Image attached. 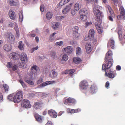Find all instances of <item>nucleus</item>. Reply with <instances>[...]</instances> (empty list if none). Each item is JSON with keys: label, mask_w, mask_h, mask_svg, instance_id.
Masks as SVG:
<instances>
[{"label": "nucleus", "mask_w": 125, "mask_h": 125, "mask_svg": "<svg viewBox=\"0 0 125 125\" xmlns=\"http://www.w3.org/2000/svg\"><path fill=\"white\" fill-rule=\"evenodd\" d=\"M112 52L109 51L106 54L105 60L106 61L109 58L107 63L106 62L105 64H103L102 65V70L105 71V76L109 77L111 78H113L115 76L113 74V72L110 68L113 65V61L112 59Z\"/></svg>", "instance_id": "nucleus-1"}, {"label": "nucleus", "mask_w": 125, "mask_h": 125, "mask_svg": "<svg viewBox=\"0 0 125 125\" xmlns=\"http://www.w3.org/2000/svg\"><path fill=\"white\" fill-rule=\"evenodd\" d=\"M99 7L98 6H95L94 7L93 12L96 16V20L97 21L95 23V27L98 32L101 33L102 32V30L101 25V18L103 16L102 12L99 10Z\"/></svg>", "instance_id": "nucleus-2"}, {"label": "nucleus", "mask_w": 125, "mask_h": 125, "mask_svg": "<svg viewBox=\"0 0 125 125\" xmlns=\"http://www.w3.org/2000/svg\"><path fill=\"white\" fill-rule=\"evenodd\" d=\"M23 96L22 91H19L13 97V101L15 103H19L22 100Z\"/></svg>", "instance_id": "nucleus-3"}, {"label": "nucleus", "mask_w": 125, "mask_h": 125, "mask_svg": "<svg viewBox=\"0 0 125 125\" xmlns=\"http://www.w3.org/2000/svg\"><path fill=\"white\" fill-rule=\"evenodd\" d=\"M34 75L30 73L25 78V82L29 84L33 85L34 84Z\"/></svg>", "instance_id": "nucleus-4"}, {"label": "nucleus", "mask_w": 125, "mask_h": 125, "mask_svg": "<svg viewBox=\"0 0 125 125\" xmlns=\"http://www.w3.org/2000/svg\"><path fill=\"white\" fill-rule=\"evenodd\" d=\"M89 86L88 82L86 80H83L81 81L79 83V89L82 91H85L88 88Z\"/></svg>", "instance_id": "nucleus-5"}, {"label": "nucleus", "mask_w": 125, "mask_h": 125, "mask_svg": "<svg viewBox=\"0 0 125 125\" xmlns=\"http://www.w3.org/2000/svg\"><path fill=\"white\" fill-rule=\"evenodd\" d=\"M21 106L24 108H29L31 107L30 101L25 99L22 101L21 102Z\"/></svg>", "instance_id": "nucleus-6"}, {"label": "nucleus", "mask_w": 125, "mask_h": 125, "mask_svg": "<svg viewBox=\"0 0 125 125\" xmlns=\"http://www.w3.org/2000/svg\"><path fill=\"white\" fill-rule=\"evenodd\" d=\"M120 15L117 16L118 19H122L123 20H125V11L124 8L123 7H121L120 8Z\"/></svg>", "instance_id": "nucleus-7"}, {"label": "nucleus", "mask_w": 125, "mask_h": 125, "mask_svg": "<svg viewBox=\"0 0 125 125\" xmlns=\"http://www.w3.org/2000/svg\"><path fill=\"white\" fill-rule=\"evenodd\" d=\"M73 48L72 47L68 46L67 47L63 48L62 49V51L64 53H66L67 54H70L73 51Z\"/></svg>", "instance_id": "nucleus-8"}, {"label": "nucleus", "mask_w": 125, "mask_h": 125, "mask_svg": "<svg viewBox=\"0 0 125 125\" xmlns=\"http://www.w3.org/2000/svg\"><path fill=\"white\" fill-rule=\"evenodd\" d=\"M5 37L10 42H13L14 40V36L10 32L6 33L5 35Z\"/></svg>", "instance_id": "nucleus-9"}, {"label": "nucleus", "mask_w": 125, "mask_h": 125, "mask_svg": "<svg viewBox=\"0 0 125 125\" xmlns=\"http://www.w3.org/2000/svg\"><path fill=\"white\" fill-rule=\"evenodd\" d=\"M55 82V81H46L42 83L40 85L38 86L37 88H42L47 85L50 84H52Z\"/></svg>", "instance_id": "nucleus-10"}, {"label": "nucleus", "mask_w": 125, "mask_h": 125, "mask_svg": "<svg viewBox=\"0 0 125 125\" xmlns=\"http://www.w3.org/2000/svg\"><path fill=\"white\" fill-rule=\"evenodd\" d=\"M72 3H70L68 5L66 6V7L62 11L63 14H65L69 12L72 7Z\"/></svg>", "instance_id": "nucleus-11"}, {"label": "nucleus", "mask_w": 125, "mask_h": 125, "mask_svg": "<svg viewBox=\"0 0 125 125\" xmlns=\"http://www.w3.org/2000/svg\"><path fill=\"white\" fill-rule=\"evenodd\" d=\"M31 73L32 74L34 75L35 73H38L39 70V68L36 65H34L32 66L31 68Z\"/></svg>", "instance_id": "nucleus-12"}, {"label": "nucleus", "mask_w": 125, "mask_h": 125, "mask_svg": "<svg viewBox=\"0 0 125 125\" xmlns=\"http://www.w3.org/2000/svg\"><path fill=\"white\" fill-rule=\"evenodd\" d=\"M76 101L74 99L69 98L66 99L65 100L64 103L66 105H69L70 103H74Z\"/></svg>", "instance_id": "nucleus-13"}, {"label": "nucleus", "mask_w": 125, "mask_h": 125, "mask_svg": "<svg viewBox=\"0 0 125 125\" xmlns=\"http://www.w3.org/2000/svg\"><path fill=\"white\" fill-rule=\"evenodd\" d=\"M94 30L93 29H91L89 31L88 38L87 39H86V38L87 37V36H85V40H87L88 39H91L93 38L94 35Z\"/></svg>", "instance_id": "nucleus-14"}, {"label": "nucleus", "mask_w": 125, "mask_h": 125, "mask_svg": "<svg viewBox=\"0 0 125 125\" xmlns=\"http://www.w3.org/2000/svg\"><path fill=\"white\" fill-rule=\"evenodd\" d=\"M48 113L51 117L53 118H56L57 116V113L53 110H49L48 111Z\"/></svg>", "instance_id": "nucleus-15"}, {"label": "nucleus", "mask_w": 125, "mask_h": 125, "mask_svg": "<svg viewBox=\"0 0 125 125\" xmlns=\"http://www.w3.org/2000/svg\"><path fill=\"white\" fill-rule=\"evenodd\" d=\"M9 3L10 6H14L17 5L19 2L17 0H9Z\"/></svg>", "instance_id": "nucleus-16"}, {"label": "nucleus", "mask_w": 125, "mask_h": 125, "mask_svg": "<svg viewBox=\"0 0 125 125\" xmlns=\"http://www.w3.org/2000/svg\"><path fill=\"white\" fill-rule=\"evenodd\" d=\"M9 15L11 19H14L15 18L16 15L15 12L12 10H9Z\"/></svg>", "instance_id": "nucleus-17"}, {"label": "nucleus", "mask_w": 125, "mask_h": 125, "mask_svg": "<svg viewBox=\"0 0 125 125\" xmlns=\"http://www.w3.org/2000/svg\"><path fill=\"white\" fill-rule=\"evenodd\" d=\"M115 43L114 41L111 39L108 43L107 47H109L110 46L112 49H114L115 48Z\"/></svg>", "instance_id": "nucleus-18"}, {"label": "nucleus", "mask_w": 125, "mask_h": 125, "mask_svg": "<svg viewBox=\"0 0 125 125\" xmlns=\"http://www.w3.org/2000/svg\"><path fill=\"white\" fill-rule=\"evenodd\" d=\"M85 48L87 53H89L92 50L91 46L89 43H87L85 45Z\"/></svg>", "instance_id": "nucleus-19"}, {"label": "nucleus", "mask_w": 125, "mask_h": 125, "mask_svg": "<svg viewBox=\"0 0 125 125\" xmlns=\"http://www.w3.org/2000/svg\"><path fill=\"white\" fill-rule=\"evenodd\" d=\"M3 48L5 51L9 52L11 50V47L10 44H7L4 45Z\"/></svg>", "instance_id": "nucleus-20"}, {"label": "nucleus", "mask_w": 125, "mask_h": 125, "mask_svg": "<svg viewBox=\"0 0 125 125\" xmlns=\"http://www.w3.org/2000/svg\"><path fill=\"white\" fill-rule=\"evenodd\" d=\"M20 58L21 60L22 61L27 62V55L24 53H21Z\"/></svg>", "instance_id": "nucleus-21"}, {"label": "nucleus", "mask_w": 125, "mask_h": 125, "mask_svg": "<svg viewBox=\"0 0 125 125\" xmlns=\"http://www.w3.org/2000/svg\"><path fill=\"white\" fill-rule=\"evenodd\" d=\"M14 29L16 31V37L18 38L19 36V30L17 24L16 23H14Z\"/></svg>", "instance_id": "nucleus-22"}, {"label": "nucleus", "mask_w": 125, "mask_h": 125, "mask_svg": "<svg viewBox=\"0 0 125 125\" xmlns=\"http://www.w3.org/2000/svg\"><path fill=\"white\" fill-rule=\"evenodd\" d=\"M19 56L18 54L15 52H12L10 55V57L11 58L13 59H16Z\"/></svg>", "instance_id": "nucleus-23"}, {"label": "nucleus", "mask_w": 125, "mask_h": 125, "mask_svg": "<svg viewBox=\"0 0 125 125\" xmlns=\"http://www.w3.org/2000/svg\"><path fill=\"white\" fill-rule=\"evenodd\" d=\"M74 30L73 32V33L75 35V36L76 38H77L76 39H77L78 38L79 36V34L78 33L79 28L78 26H75L74 27Z\"/></svg>", "instance_id": "nucleus-24"}, {"label": "nucleus", "mask_w": 125, "mask_h": 125, "mask_svg": "<svg viewBox=\"0 0 125 125\" xmlns=\"http://www.w3.org/2000/svg\"><path fill=\"white\" fill-rule=\"evenodd\" d=\"M34 108L36 110L39 109L42 107V104L39 102L36 103L34 105Z\"/></svg>", "instance_id": "nucleus-25"}, {"label": "nucleus", "mask_w": 125, "mask_h": 125, "mask_svg": "<svg viewBox=\"0 0 125 125\" xmlns=\"http://www.w3.org/2000/svg\"><path fill=\"white\" fill-rule=\"evenodd\" d=\"M88 11L85 9H83L80 10L79 13L81 15H85L88 13Z\"/></svg>", "instance_id": "nucleus-26"}, {"label": "nucleus", "mask_w": 125, "mask_h": 125, "mask_svg": "<svg viewBox=\"0 0 125 125\" xmlns=\"http://www.w3.org/2000/svg\"><path fill=\"white\" fill-rule=\"evenodd\" d=\"M35 117L37 121L40 122H41L42 121V117L38 114H35Z\"/></svg>", "instance_id": "nucleus-27"}, {"label": "nucleus", "mask_w": 125, "mask_h": 125, "mask_svg": "<svg viewBox=\"0 0 125 125\" xmlns=\"http://www.w3.org/2000/svg\"><path fill=\"white\" fill-rule=\"evenodd\" d=\"M73 62L77 64L79 63L81 61L80 58L79 57H74L73 59Z\"/></svg>", "instance_id": "nucleus-28"}, {"label": "nucleus", "mask_w": 125, "mask_h": 125, "mask_svg": "<svg viewBox=\"0 0 125 125\" xmlns=\"http://www.w3.org/2000/svg\"><path fill=\"white\" fill-rule=\"evenodd\" d=\"M106 7L107 8V10L108 11H109V13H110L111 15L112 16H113L114 15V13L113 11L112 10L110 6L109 5H107L106 6Z\"/></svg>", "instance_id": "nucleus-29"}, {"label": "nucleus", "mask_w": 125, "mask_h": 125, "mask_svg": "<svg viewBox=\"0 0 125 125\" xmlns=\"http://www.w3.org/2000/svg\"><path fill=\"white\" fill-rule=\"evenodd\" d=\"M81 48L79 47H77L76 49V53L77 56H79L82 53Z\"/></svg>", "instance_id": "nucleus-30"}, {"label": "nucleus", "mask_w": 125, "mask_h": 125, "mask_svg": "<svg viewBox=\"0 0 125 125\" xmlns=\"http://www.w3.org/2000/svg\"><path fill=\"white\" fill-rule=\"evenodd\" d=\"M68 57L67 55L66 54H64L62 55L61 58V60L65 62L67 61L68 59Z\"/></svg>", "instance_id": "nucleus-31"}, {"label": "nucleus", "mask_w": 125, "mask_h": 125, "mask_svg": "<svg viewBox=\"0 0 125 125\" xmlns=\"http://www.w3.org/2000/svg\"><path fill=\"white\" fill-rule=\"evenodd\" d=\"M19 43L18 47L21 50H23L24 49V44L22 43V42H19Z\"/></svg>", "instance_id": "nucleus-32"}, {"label": "nucleus", "mask_w": 125, "mask_h": 125, "mask_svg": "<svg viewBox=\"0 0 125 125\" xmlns=\"http://www.w3.org/2000/svg\"><path fill=\"white\" fill-rule=\"evenodd\" d=\"M60 25V23H54L52 25V27L54 29H56L59 27Z\"/></svg>", "instance_id": "nucleus-33"}, {"label": "nucleus", "mask_w": 125, "mask_h": 125, "mask_svg": "<svg viewBox=\"0 0 125 125\" xmlns=\"http://www.w3.org/2000/svg\"><path fill=\"white\" fill-rule=\"evenodd\" d=\"M74 72L75 70L73 69L68 70L65 71V74H71L73 73Z\"/></svg>", "instance_id": "nucleus-34"}, {"label": "nucleus", "mask_w": 125, "mask_h": 125, "mask_svg": "<svg viewBox=\"0 0 125 125\" xmlns=\"http://www.w3.org/2000/svg\"><path fill=\"white\" fill-rule=\"evenodd\" d=\"M19 21L20 22H22L23 21V15L22 11H20L19 13Z\"/></svg>", "instance_id": "nucleus-35"}, {"label": "nucleus", "mask_w": 125, "mask_h": 125, "mask_svg": "<svg viewBox=\"0 0 125 125\" xmlns=\"http://www.w3.org/2000/svg\"><path fill=\"white\" fill-rule=\"evenodd\" d=\"M81 6L79 4V3L77 2L75 5L74 8L76 11L78 10L81 8Z\"/></svg>", "instance_id": "nucleus-36"}, {"label": "nucleus", "mask_w": 125, "mask_h": 125, "mask_svg": "<svg viewBox=\"0 0 125 125\" xmlns=\"http://www.w3.org/2000/svg\"><path fill=\"white\" fill-rule=\"evenodd\" d=\"M52 14L50 12H48L46 14V17L47 19L50 20L52 17Z\"/></svg>", "instance_id": "nucleus-37"}, {"label": "nucleus", "mask_w": 125, "mask_h": 125, "mask_svg": "<svg viewBox=\"0 0 125 125\" xmlns=\"http://www.w3.org/2000/svg\"><path fill=\"white\" fill-rule=\"evenodd\" d=\"M56 34L55 32H54L50 35L49 37V40L51 42H52L54 39V36Z\"/></svg>", "instance_id": "nucleus-38"}, {"label": "nucleus", "mask_w": 125, "mask_h": 125, "mask_svg": "<svg viewBox=\"0 0 125 125\" xmlns=\"http://www.w3.org/2000/svg\"><path fill=\"white\" fill-rule=\"evenodd\" d=\"M66 17L64 15L62 16H59L56 17V19L58 21H62Z\"/></svg>", "instance_id": "nucleus-39"}, {"label": "nucleus", "mask_w": 125, "mask_h": 125, "mask_svg": "<svg viewBox=\"0 0 125 125\" xmlns=\"http://www.w3.org/2000/svg\"><path fill=\"white\" fill-rule=\"evenodd\" d=\"M3 87L5 92H8L9 88V86L6 84H4L3 85Z\"/></svg>", "instance_id": "nucleus-40"}, {"label": "nucleus", "mask_w": 125, "mask_h": 125, "mask_svg": "<svg viewBox=\"0 0 125 125\" xmlns=\"http://www.w3.org/2000/svg\"><path fill=\"white\" fill-rule=\"evenodd\" d=\"M94 1V4L93 6V9H94V7L95 6H98L99 7H98V9L99 10H100L99 9H100L101 8H102V7L101 6H99L98 5H96V4H98V2L99 0H93ZM94 11V10H93V11Z\"/></svg>", "instance_id": "nucleus-41"}, {"label": "nucleus", "mask_w": 125, "mask_h": 125, "mask_svg": "<svg viewBox=\"0 0 125 125\" xmlns=\"http://www.w3.org/2000/svg\"><path fill=\"white\" fill-rule=\"evenodd\" d=\"M65 0H62L59 3V4L57 5V6L58 7H60L61 6L64 4L66 3L65 2Z\"/></svg>", "instance_id": "nucleus-42"}, {"label": "nucleus", "mask_w": 125, "mask_h": 125, "mask_svg": "<svg viewBox=\"0 0 125 125\" xmlns=\"http://www.w3.org/2000/svg\"><path fill=\"white\" fill-rule=\"evenodd\" d=\"M80 18L81 20L83 21L86 20L87 19V17L85 15H81Z\"/></svg>", "instance_id": "nucleus-43"}, {"label": "nucleus", "mask_w": 125, "mask_h": 125, "mask_svg": "<svg viewBox=\"0 0 125 125\" xmlns=\"http://www.w3.org/2000/svg\"><path fill=\"white\" fill-rule=\"evenodd\" d=\"M67 112L68 113H70L71 114L75 113V110L72 109H67Z\"/></svg>", "instance_id": "nucleus-44"}, {"label": "nucleus", "mask_w": 125, "mask_h": 125, "mask_svg": "<svg viewBox=\"0 0 125 125\" xmlns=\"http://www.w3.org/2000/svg\"><path fill=\"white\" fill-rule=\"evenodd\" d=\"M52 73V75L53 77H55L57 76V73L54 70H52L51 71Z\"/></svg>", "instance_id": "nucleus-45"}, {"label": "nucleus", "mask_w": 125, "mask_h": 125, "mask_svg": "<svg viewBox=\"0 0 125 125\" xmlns=\"http://www.w3.org/2000/svg\"><path fill=\"white\" fill-rule=\"evenodd\" d=\"M20 82V83L22 85L23 88H24L25 89L27 87V86L26 84L24 83L23 81L21 80H20L19 81Z\"/></svg>", "instance_id": "nucleus-46"}, {"label": "nucleus", "mask_w": 125, "mask_h": 125, "mask_svg": "<svg viewBox=\"0 0 125 125\" xmlns=\"http://www.w3.org/2000/svg\"><path fill=\"white\" fill-rule=\"evenodd\" d=\"M7 98L8 100L9 101H12L13 100V94H11L9 95L8 97Z\"/></svg>", "instance_id": "nucleus-47"}, {"label": "nucleus", "mask_w": 125, "mask_h": 125, "mask_svg": "<svg viewBox=\"0 0 125 125\" xmlns=\"http://www.w3.org/2000/svg\"><path fill=\"white\" fill-rule=\"evenodd\" d=\"M43 82V79L42 78H40L37 81V84H39Z\"/></svg>", "instance_id": "nucleus-48"}, {"label": "nucleus", "mask_w": 125, "mask_h": 125, "mask_svg": "<svg viewBox=\"0 0 125 125\" xmlns=\"http://www.w3.org/2000/svg\"><path fill=\"white\" fill-rule=\"evenodd\" d=\"M63 42L62 41H61L59 42H56L55 43V45L56 46H61L62 45Z\"/></svg>", "instance_id": "nucleus-49"}, {"label": "nucleus", "mask_w": 125, "mask_h": 125, "mask_svg": "<svg viewBox=\"0 0 125 125\" xmlns=\"http://www.w3.org/2000/svg\"><path fill=\"white\" fill-rule=\"evenodd\" d=\"M91 89L92 92V93H95V90H96L95 89V87L94 85H92L91 87Z\"/></svg>", "instance_id": "nucleus-50"}, {"label": "nucleus", "mask_w": 125, "mask_h": 125, "mask_svg": "<svg viewBox=\"0 0 125 125\" xmlns=\"http://www.w3.org/2000/svg\"><path fill=\"white\" fill-rule=\"evenodd\" d=\"M13 65V64L12 62H9L7 63V66L8 67L11 68Z\"/></svg>", "instance_id": "nucleus-51"}, {"label": "nucleus", "mask_w": 125, "mask_h": 125, "mask_svg": "<svg viewBox=\"0 0 125 125\" xmlns=\"http://www.w3.org/2000/svg\"><path fill=\"white\" fill-rule=\"evenodd\" d=\"M39 47L38 46H36L35 47L32 48L31 50V52L32 53L35 50H37L38 49Z\"/></svg>", "instance_id": "nucleus-52"}, {"label": "nucleus", "mask_w": 125, "mask_h": 125, "mask_svg": "<svg viewBox=\"0 0 125 125\" xmlns=\"http://www.w3.org/2000/svg\"><path fill=\"white\" fill-rule=\"evenodd\" d=\"M51 57L53 59H54L56 57L55 53L54 52H52V53Z\"/></svg>", "instance_id": "nucleus-53"}, {"label": "nucleus", "mask_w": 125, "mask_h": 125, "mask_svg": "<svg viewBox=\"0 0 125 125\" xmlns=\"http://www.w3.org/2000/svg\"><path fill=\"white\" fill-rule=\"evenodd\" d=\"M92 24V23L91 22H87L85 23V27L86 28L87 27V26H88L89 25L91 24Z\"/></svg>", "instance_id": "nucleus-54"}, {"label": "nucleus", "mask_w": 125, "mask_h": 125, "mask_svg": "<svg viewBox=\"0 0 125 125\" xmlns=\"http://www.w3.org/2000/svg\"><path fill=\"white\" fill-rule=\"evenodd\" d=\"M118 33L119 35V39H120V38L122 36V34L121 31L120 30H119L118 32Z\"/></svg>", "instance_id": "nucleus-55"}, {"label": "nucleus", "mask_w": 125, "mask_h": 125, "mask_svg": "<svg viewBox=\"0 0 125 125\" xmlns=\"http://www.w3.org/2000/svg\"><path fill=\"white\" fill-rule=\"evenodd\" d=\"M71 13L72 15L74 16L76 14V11L74 10H72L71 11Z\"/></svg>", "instance_id": "nucleus-56"}, {"label": "nucleus", "mask_w": 125, "mask_h": 125, "mask_svg": "<svg viewBox=\"0 0 125 125\" xmlns=\"http://www.w3.org/2000/svg\"><path fill=\"white\" fill-rule=\"evenodd\" d=\"M114 15H113V16H112L111 15V16H109L108 17L109 20L111 21H113V20L112 17H113Z\"/></svg>", "instance_id": "nucleus-57"}, {"label": "nucleus", "mask_w": 125, "mask_h": 125, "mask_svg": "<svg viewBox=\"0 0 125 125\" xmlns=\"http://www.w3.org/2000/svg\"><path fill=\"white\" fill-rule=\"evenodd\" d=\"M17 66L16 65H14L12 66V70L13 71H15L17 70Z\"/></svg>", "instance_id": "nucleus-58"}, {"label": "nucleus", "mask_w": 125, "mask_h": 125, "mask_svg": "<svg viewBox=\"0 0 125 125\" xmlns=\"http://www.w3.org/2000/svg\"><path fill=\"white\" fill-rule=\"evenodd\" d=\"M3 100V96L2 94L0 93V102L2 101Z\"/></svg>", "instance_id": "nucleus-59"}, {"label": "nucleus", "mask_w": 125, "mask_h": 125, "mask_svg": "<svg viewBox=\"0 0 125 125\" xmlns=\"http://www.w3.org/2000/svg\"><path fill=\"white\" fill-rule=\"evenodd\" d=\"M116 69L117 70L120 71L121 70V68L120 65H118L116 66Z\"/></svg>", "instance_id": "nucleus-60"}, {"label": "nucleus", "mask_w": 125, "mask_h": 125, "mask_svg": "<svg viewBox=\"0 0 125 125\" xmlns=\"http://www.w3.org/2000/svg\"><path fill=\"white\" fill-rule=\"evenodd\" d=\"M44 6L43 5H42L40 6V9L41 12H43L44 10Z\"/></svg>", "instance_id": "nucleus-61"}, {"label": "nucleus", "mask_w": 125, "mask_h": 125, "mask_svg": "<svg viewBox=\"0 0 125 125\" xmlns=\"http://www.w3.org/2000/svg\"><path fill=\"white\" fill-rule=\"evenodd\" d=\"M109 85V82L107 81L106 83L105 84V86L107 88H108Z\"/></svg>", "instance_id": "nucleus-62"}, {"label": "nucleus", "mask_w": 125, "mask_h": 125, "mask_svg": "<svg viewBox=\"0 0 125 125\" xmlns=\"http://www.w3.org/2000/svg\"><path fill=\"white\" fill-rule=\"evenodd\" d=\"M74 110L75 113H77L80 112L81 111V110L79 108H78Z\"/></svg>", "instance_id": "nucleus-63"}, {"label": "nucleus", "mask_w": 125, "mask_h": 125, "mask_svg": "<svg viewBox=\"0 0 125 125\" xmlns=\"http://www.w3.org/2000/svg\"><path fill=\"white\" fill-rule=\"evenodd\" d=\"M46 125H52V123L51 121H48L47 122Z\"/></svg>", "instance_id": "nucleus-64"}]
</instances>
